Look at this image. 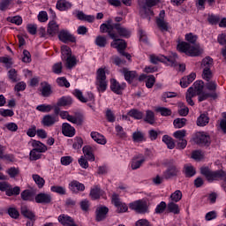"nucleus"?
Segmentation results:
<instances>
[{"label":"nucleus","instance_id":"1","mask_svg":"<svg viewBox=\"0 0 226 226\" xmlns=\"http://www.w3.org/2000/svg\"><path fill=\"white\" fill-rule=\"evenodd\" d=\"M100 32L108 33V36L113 40V41L110 43V47L117 49L120 56H124V57H126V59L129 61L132 59V55L124 52V49H126V41H124L123 39H117L118 36H122L123 38H130V30L121 26L119 23L112 24V19H109L107 23L101 25Z\"/></svg>","mask_w":226,"mask_h":226},{"label":"nucleus","instance_id":"2","mask_svg":"<svg viewBox=\"0 0 226 226\" xmlns=\"http://www.w3.org/2000/svg\"><path fill=\"white\" fill-rule=\"evenodd\" d=\"M204 91V81L198 80L193 83V85L188 88L185 99L186 102L191 107H193L195 105V102H193V100L192 98H194V96H199L198 101L199 102H204L207 100V98H213V100H216L218 98V94H209L205 93Z\"/></svg>","mask_w":226,"mask_h":226},{"label":"nucleus","instance_id":"3","mask_svg":"<svg viewBox=\"0 0 226 226\" xmlns=\"http://www.w3.org/2000/svg\"><path fill=\"white\" fill-rule=\"evenodd\" d=\"M185 40L188 42L183 41L177 45V50H179V52H184V54L191 56L192 57H197L204 52V49L200 48V45L197 44V35L187 34L185 35Z\"/></svg>","mask_w":226,"mask_h":226},{"label":"nucleus","instance_id":"4","mask_svg":"<svg viewBox=\"0 0 226 226\" xmlns=\"http://www.w3.org/2000/svg\"><path fill=\"white\" fill-rule=\"evenodd\" d=\"M150 63L152 64H158V63H165L169 66H177V54L171 53L170 56H165L163 55H150Z\"/></svg>","mask_w":226,"mask_h":226},{"label":"nucleus","instance_id":"5","mask_svg":"<svg viewBox=\"0 0 226 226\" xmlns=\"http://www.w3.org/2000/svg\"><path fill=\"white\" fill-rule=\"evenodd\" d=\"M129 207L139 215H146V213H149V205H147V200H146L133 201L130 203Z\"/></svg>","mask_w":226,"mask_h":226},{"label":"nucleus","instance_id":"6","mask_svg":"<svg viewBox=\"0 0 226 226\" xmlns=\"http://www.w3.org/2000/svg\"><path fill=\"white\" fill-rule=\"evenodd\" d=\"M98 91L103 93L107 89V76L105 75V70L100 68L97 70L96 82Z\"/></svg>","mask_w":226,"mask_h":226},{"label":"nucleus","instance_id":"7","mask_svg":"<svg viewBox=\"0 0 226 226\" xmlns=\"http://www.w3.org/2000/svg\"><path fill=\"white\" fill-rule=\"evenodd\" d=\"M158 3H160V0H146L145 4L141 5L139 9L141 17H149L151 15H154L151 8H153V6H156Z\"/></svg>","mask_w":226,"mask_h":226},{"label":"nucleus","instance_id":"8","mask_svg":"<svg viewBox=\"0 0 226 226\" xmlns=\"http://www.w3.org/2000/svg\"><path fill=\"white\" fill-rule=\"evenodd\" d=\"M171 165H170L167 170L162 173L163 179H172V177H177L179 176V168L174 163V160L170 161Z\"/></svg>","mask_w":226,"mask_h":226},{"label":"nucleus","instance_id":"9","mask_svg":"<svg viewBox=\"0 0 226 226\" xmlns=\"http://www.w3.org/2000/svg\"><path fill=\"white\" fill-rule=\"evenodd\" d=\"M194 142L196 144H200L201 146H209L211 144V138L207 133L199 132L195 134Z\"/></svg>","mask_w":226,"mask_h":226},{"label":"nucleus","instance_id":"10","mask_svg":"<svg viewBox=\"0 0 226 226\" xmlns=\"http://www.w3.org/2000/svg\"><path fill=\"white\" fill-rule=\"evenodd\" d=\"M58 38L63 43H68L70 41L71 43H75L77 41L75 36L66 30H61L58 34Z\"/></svg>","mask_w":226,"mask_h":226},{"label":"nucleus","instance_id":"11","mask_svg":"<svg viewBox=\"0 0 226 226\" xmlns=\"http://www.w3.org/2000/svg\"><path fill=\"white\" fill-rule=\"evenodd\" d=\"M111 202L114 204V206H116V207H117L118 213H126V211H128V206L121 202V200H119V195L114 193L112 195Z\"/></svg>","mask_w":226,"mask_h":226},{"label":"nucleus","instance_id":"12","mask_svg":"<svg viewBox=\"0 0 226 226\" xmlns=\"http://www.w3.org/2000/svg\"><path fill=\"white\" fill-rule=\"evenodd\" d=\"M73 94L76 96V98H78V100H79V102H82V103H87V102L94 101V94H93L91 92H87V97H84L82 91L75 89Z\"/></svg>","mask_w":226,"mask_h":226},{"label":"nucleus","instance_id":"13","mask_svg":"<svg viewBox=\"0 0 226 226\" xmlns=\"http://www.w3.org/2000/svg\"><path fill=\"white\" fill-rule=\"evenodd\" d=\"M59 121V117H57V115H45L42 117L41 120V124H43V126H54V124H56V123H57Z\"/></svg>","mask_w":226,"mask_h":226},{"label":"nucleus","instance_id":"14","mask_svg":"<svg viewBox=\"0 0 226 226\" xmlns=\"http://www.w3.org/2000/svg\"><path fill=\"white\" fill-rule=\"evenodd\" d=\"M35 202L37 204H50L52 196L49 193L41 192L35 196Z\"/></svg>","mask_w":226,"mask_h":226},{"label":"nucleus","instance_id":"15","mask_svg":"<svg viewBox=\"0 0 226 226\" xmlns=\"http://www.w3.org/2000/svg\"><path fill=\"white\" fill-rule=\"evenodd\" d=\"M110 84V89L113 93H116V94H121L124 90V87H126L125 83L119 84V82L114 79H111Z\"/></svg>","mask_w":226,"mask_h":226},{"label":"nucleus","instance_id":"16","mask_svg":"<svg viewBox=\"0 0 226 226\" xmlns=\"http://www.w3.org/2000/svg\"><path fill=\"white\" fill-rule=\"evenodd\" d=\"M58 222L64 226H79L75 223L73 218L64 214L58 216Z\"/></svg>","mask_w":226,"mask_h":226},{"label":"nucleus","instance_id":"17","mask_svg":"<svg viewBox=\"0 0 226 226\" xmlns=\"http://www.w3.org/2000/svg\"><path fill=\"white\" fill-rule=\"evenodd\" d=\"M109 214V207H99L95 211V220L96 222H103L105 218H107V215Z\"/></svg>","mask_w":226,"mask_h":226},{"label":"nucleus","instance_id":"18","mask_svg":"<svg viewBox=\"0 0 226 226\" xmlns=\"http://www.w3.org/2000/svg\"><path fill=\"white\" fill-rule=\"evenodd\" d=\"M69 188L73 193H79V192H84V190H86V186L84 185V184L77 180L72 181L69 184Z\"/></svg>","mask_w":226,"mask_h":226},{"label":"nucleus","instance_id":"19","mask_svg":"<svg viewBox=\"0 0 226 226\" xmlns=\"http://www.w3.org/2000/svg\"><path fill=\"white\" fill-rule=\"evenodd\" d=\"M144 162H146V157L143 155L136 156L132 159L131 168L132 170H137V169H140V167H142V163H144Z\"/></svg>","mask_w":226,"mask_h":226},{"label":"nucleus","instance_id":"20","mask_svg":"<svg viewBox=\"0 0 226 226\" xmlns=\"http://www.w3.org/2000/svg\"><path fill=\"white\" fill-rule=\"evenodd\" d=\"M62 132L65 137H73L75 135V128L68 123L62 124Z\"/></svg>","mask_w":226,"mask_h":226},{"label":"nucleus","instance_id":"21","mask_svg":"<svg viewBox=\"0 0 226 226\" xmlns=\"http://www.w3.org/2000/svg\"><path fill=\"white\" fill-rule=\"evenodd\" d=\"M103 195V191L100 188V186L95 185L90 190L89 196L92 199V200H98L100 197Z\"/></svg>","mask_w":226,"mask_h":226},{"label":"nucleus","instance_id":"22","mask_svg":"<svg viewBox=\"0 0 226 226\" xmlns=\"http://www.w3.org/2000/svg\"><path fill=\"white\" fill-rule=\"evenodd\" d=\"M91 137L94 142H97V144H101L102 146H105L107 144V139H105V136L102 135L98 132H92Z\"/></svg>","mask_w":226,"mask_h":226},{"label":"nucleus","instance_id":"23","mask_svg":"<svg viewBox=\"0 0 226 226\" xmlns=\"http://www.w3.org/2000/svg\"><path fill=\"white\" fill-rule=\"evenodd\" d=\"M41 96H43L44 98H49V96L52 94V87L49 83L47 82L41 83Z\"/></svg>","mask_w":226,"mask_h":226},{"label":"nucleus","instance_id":"24","mask_svg":"<svg viewBox=\"0 0 226 226\" xmlns=\"http://www.w3.org/2000/svg\"><path fill=\"white\" fill-rule=\"evenodd\" d=\"M48 34L49 36H55V34H57L59 33V25L56 23V21H50L48 25V29H47Z\"/></svg>","mask_w":226,"mask_h":226},{"label":"nucleus","instance_id":"25","mask_svg":"<svg viewBox=\"0 0 226 226\" xmlns=\"http://www.w3.org/2000/svg\"><path fill=\"white\" fill-rule=\"evenodd\" d=\"M35 197H36L35 193L32 190H29V189H26L21 192L22 200H26L28 202H31V201L34 200Z\"/></svg>","mask_w":226,"mask_h":226},{"label":"nucleus","instance_id":"26","mask_svg":"<svg viewBox=\"0 0 226 226\" xmlns=\"http://www.w3.org/2000/svg\"><path fill=\"white\" fill-rule=\"evenodd\" d=\"M32 147L35 151H39V153H45L47 151V146L36 139L32 140Z\"/></svg>","mask_w":226,"mask_h":226},{"label":"nucleus","instance_id":"27","mask_svg":"<svg viewBox=\"0 0 226 226\" xmlns=\"http://www.w3.org/2000/svg\"><path fill=\"white\" fill-rule=\"evenodd\" d=\"M123 73L125 80L127 82H132V80L137 79V72L135 71H128V69H123Z\"/></svg>","mask_w":226,"mask_h":226},{"label":"nucleus","instance_id":"28","mask_svg":"<svg viewBox=\"0 0 226 226\" xmlns=\"http://www.w3.org/2000/svg\"><path fill=\"white\" fill-rule=\"evenodd\" d=\"M70 8H72V4L66 0H59L56 3V10L60 11H66V10H70Z\"/></svg>","mask_w":226,"mask_h":226},{"label":"nucleus","instance_id":"29","mask_svg":"<svg viewBox=\"0 0 226 226\" xmlns=\"http://www.w3.org/2000/svg\"><path fill=\"white\" fill-rule=\"evenodd\" d=\"M83 154L89 162H94V154H93V147L91 146H85L83 147Z\"/></svg>","mask_w":226,"mask_h":226},{"label":"nucleus","instance_id":"30","mask_svg":"<svg viewBox=\"0 0 226 226\" xmlns=\"http://www.w3.org/2000/svg\"><path fill=\"white\" fill-rule=\"evenodd\" d=\"M144 121L145 123H148V124H154L156 122V119L154 118V112H153V110L147 109L146 111Z\"/></svg>","mask_w":226,"mask_h":226},{"label":"nucleus","instance_id":"31","mask_svg":"<svg viewBox=\"0 0 226 226\" xmlns=\"http://www.w3.org/2000/svg\"><path fill=\"white\" fill-rule=\"evenodd\" d=\"M21 215H23L25 218H28V220H34V214L27 207V206L21 207Z\"/></svg>","mask_w":226,"mask_h":226},{"label":"nucleus","instance_id":"32","mask_svg":"<svg viewBox=\"0 0 226 226\" xmlns=\"http://www.w3.org/2000/svg\"><path fill=\"white\" fill-rule=\"evenodd\" d=\"M201 68L203 70H211L213 68V58L206 56L201 62Z\"/></svg>","mask_w":226,"mask_h":226},{"label":"nucleus","instance_id":"33","mask_svg":"<svg viewBox=\"0 0 226 226\" xmlns=\"http://www.w3.org/2000/svg\"><path fill=\"white\" fill-rule=\"evenodd\" d=\"M205 87H206L208 91H211V93H209V94H213L214 93H216V89H217V87H218V84H217L215 80L209 79V80L207 81V83L205 84Z\"/></svg>","mask_w":226,"mask_h":226},{"label":"nucleus","instance_id":"34","mask_svg":"<svg viewBox=\"0 0 226 226\" xmlns=\"http://www.w3.org/2000/svg\"><path fill=\"white\" fill-rule=\"evenodd\" d=\"M128 116L133 117V119H142L144 117V113L137 109H132L128 112Z\"/></svg>","mask_w":226,"mask_h":226},{"label":"nucleus","instance_id":"35","mask_svg":"<svg viewBox=\"0 0 226 226\" xmlns=\"http://www.w3.org/2000/svg\"><path fill=\"white\" fill-rule=\"evenodd\" d=\"M162 142L166 144L168 149H174V147H176V143H174V139L169 135H164L162 137Z\"/></svg>","mask_w":226,"mask_h":226},{"label":"nucleus","instance_id":"36","mask_svg":"<svg viewBox=\"0 0 226 226\" xmlns=\"http://www.w3.org/2000/svg\"><path fill=\"white\" fill-rule=\"evenodd\" d=\"M209 123V117L206 114H201L197 119L198 126H206Z\"/></svg>","mask_w":226,"mask_h":226},{"label":"nucleus","instance_id":"37","mask_svg":"<svg viewBox=\"0 0 226 226\" xmlns=\"http://www.w3.org/2000/svg\"><path fill=\"white\" fill-rule=\"evenodd\" d=\"M156 24H157V26L159 27V29L162 32L169 31V29H170L169 23L167 21H165V19H157Z\"/></svg>","mask_w":226,"mask_h":226},{"label":"nucleus","instance_id":"38","mask_svg":"<svg viewBox=\"0 0 226 226\" xmlns=\"http://www.w3.org/2000/svg\"><path fill=\"white\" fill-rule=\"evenodd\" d=\"M166 207L170 213H174V215H179V206L173 201L168 203Z\"/></svg>","mask_w":226,"mask_h":226},{"label":"nucleus","instance_id":"39","mask_svg":"<svg viewBox=\"0 0 226 226\" xmlns=\"http://www.w3.org/2000/svg\"><path fill=\"white\" fill-rule=\"evenodd\" d=\"M72 103H73L72 97H62L57 102V105L59 107H66L68 105H72Z\"/></svg>","mask_w":226,"mask_h":226},{"label":"nucleus","instance_id":"40","mask_svg":"<svg viewBox=\"0 0 226 226\" xmlns=\"http://www.w3.org/2000/svg\"><path fill=\"white\" fill-rule=\"evenodd\" d=\"M8 77L11 82H19L20 79H19V74L17 73V71L15 69H11L8 72Z\"/></svg>","mask_w":226,"mask_h":226},{"label":"nucleus","instance_id":"41","mask_svg":"<svg viewBox=\"0 0 226 226\" xmlns=\"http://www.w3.org/2000/svg\"><path fill=\"white\" fill-rule=\"evenodd\" d=\"M197 174L195 168L193 166L186 165L185 166V177H193V176Z\"/></svg>","mask_w":226,"mask_h":226},{"label":"nucleus","instance_id":"42","mask_svg":"<svg viewBox=\"0 0 226 226\" xmlns=\"http://www.w3.org/2000/svg\"><path fill=\"white\" fill-rule=\"evenodd\" d=\"M95 45H97V47H106L107 46V38L103 35H98L95 38Z\"/></svg>","mask_w":226,"mask_h":226},{"label":"nucleus","instance_id":"43","mask_svg":"<svg viewBox=\"0 0 226 226\" xmlns=\"http://www.w3.org/2000/svg\"><path fill=\"white\" fill-rule=\"evenodd\" d=\"M63 61H66V66L67 68H73L75 64H77V58L73 56H67L66 58H64Z\"/></svg>","mask_w":226,"mask_h":226},{"label":"nucleus","instance_id":"44","mask_svg":"<svg viewBox=\"0 0 226 226\" xmlns=\"http://www.w3.org/2000/svg\"><path fill=\"white\" fill-rule=\"evenodd\" d=\"M50 191L54 193H58V195H66V189L63 186L53 185L50 187Z\"/></svg>","mask_w":226,"mask_h":226},{"label":"nucleus","instance_id":"45","mask_svg":"<svg viewBox=\"0 0 226 226\" xmlns=\"http://www.w3.org/2000/svg\"><path fill=\"white\" fill-rule=\"evenodd\" d=\"M61 52H62V59H66V57H70L72 56V49L66 45H63L61 47Z\"/></svg>","mask_w":226,"mask_h":226},{"label":"nucleus","instance_id":"46","mask_svg":"<svg viewBox=\"0 0 226 226\" xmlns=\"http://www.w3.org/2000/svg\"><path fill=\"white\" fill-rule=\"evenodd\" d=\"M155 110L157 112H159V114H161V116L163 117H167V116H171L172 115V110L169 108H165V107H158L155 109Z\"/></svg>","mask_w":226,"mask_h":226},{"label":"nucleus","instance_id":"47","mask_svg":"<svg viewBox=\"0 0 226 226\" xmlns=\"http://www.w3.org/2000/svg\"><path fill=\"white\" fill-rule=\"evenodd\" d=\"M183 199V192L181 191L177 190L170 195V200L172 202H179Z\"/></svg>","mask_w":226,"mask_h":226},{"label":"nucleus","instance_id":"48","mask_svg":"<svg viewBox=\"0 0 226 226\" xmlns=\"http://www.w3.org/2000/svg\"><path fill=\"white\" fill-rule=\"evenodd\" d=\"M31 162H36V160H40L41 158V152L38 150L32 149L29 154Z\"/></svg>","mask_w":226,"mask_h":226},{"label":"nucleus","instance_id":"49","mask_svg":"<svg viewBox=\"0 0 226 226\" xmlns=\"http://www.w3.org/2000/svg\"><path fill=\"white\" fill-rule=\"evenodd\" d=\"M33 179L34 183L37 185L38 188H41L42 186H45V179L40 177V175H33Z\"/></svg>","mask_w":226,"mask_h":226},{"label":"nucleus","instance_id":"50","mask_svg":"<svg viewBox=\"0 0 226 226\" xmlns=\"http://www.w3.org/2000/svg\"><path fill=\"white\" fill-rule=\"evenodd\" d=\"M54 107L50 104H41L36 107V110H39V112H50Z\"/></svg>","mask_w":226,"mask_h":226},{"label":"nucleus","instance_id":"51","mask_svg":"<svg viewBox=\"0 0 226 226\" xmlns=\"http://www.w3.org/2000/svg\"><path fill=\"white\" fill-rule=\"evenodd\" d=\"M0 63L5 64L6 68H11V65L13 64V61L10 56H0Z\"/></svg>","mask_w":226,"mask_h":226},{"label":"nucleus","instance_id":"52","mask_svg":"<svg viewBox=\"0 0 226 226\" xmlns=\"http://www.w3.org/2000/svg\"><path fill=\"white\" fill-rule=\"evenodd\" d=\"M8 215L11 216V218H13L14 220H17L20 216V213H19V210L15 207H9L8 208Z\"/></svg>","mask_w":226,"mask_h":226},{"label":"nucleus","instance_id":"53","mask_svg":"<svg viewBox=\"0 0 226 226\" xmlns=\"http://www.w3.org/2000/svg\"><path fill=\"white\" fill-rule=\"evenodd\" d=\"M8 22H11V24H16V26H20L22 24V17L14 16L7 18Z\"/></svg>","mask_w":226,"mask_h":226},{"label":"nucleus","instance_id":"54","mask_svg":"<svg viewBox=\"0 0 226 226\" xmlns=\"http://www.w3.org/2000/svg\"><path fill=\"white\" fill-rule=\"evenodd\" d=\"M202 78L204 80H207V82H209V80L213 79V72H211V69H203Z\"/></svg>","mask_w":226,"mask_h":226},{"label":"nucleus","instance_id":"55","mask_svg":"<svg viewBox=\"0 0 226 226\" xmlns=\"http://www.w3.org/2000/svg\"><path fill=\"white\" fill-rule=\"evenodd\" d=\"M173 124L175 128H183L186 124V118H176Z\"/></svg>","mask_w":226,"mask_h":226},{"label":"nucleus","instance_id":"56","mask_svg":"<svg viewBox=\"0 0 226 226\" xmlns=\"http://www.w3.org/2000/svg\"><path fill=\"white\" fill-rule=\"evenodd\" d=\"M132 139H133L134 142H142V141H144V133L137 131V132H133Z\"/></svg>","mask_w":226,"mask_h":226},{"label":"nucleus","instance_id":"57","mask_svg":"<svg viewBox=\"0 0 226 226\" xmlns=\"http://www.w3.org/2000/svg\"><path fill=\"white\" fill-rule=\"evenodd\" d=\"M12 195H20V187L15 186L12 188L11 185L9 191H7V196L11 197Z\"/></svg>","mask_w":226,"mask_h":226},{"label":"nucleus","instance_id":"58","mask_svg":"<svg viewBox=\"0 0 226 226\" xmlns=\"http://www.w3.org/2000/svg\"><path fill=\"white\" fill-rule=\"evenodd\" d=\"M10 4H11V0H1L0 1V11H6V10H8V8L10 7Z\"/></svg>","mask_w":226,"mask_h":226},{"label":"nucleus","instance_id":"59","mask_svg":"<svg viewBox=\"0 0 226 226\" xmlns=\"http://www.w3.org/2000/svg\"><path fill=\"white\" fill-rule=\"evenodd\" d=\"M167 209V203L165 201H162L157 207H155V213L156 215H162L163 211Z\"/></svg>","mask_w":226,"mask_h":226},{"label":"nucleus","instance_id":"60","mask_svg":"<svg viewBox=\"0 0 226 226\" xmlns=\"http://www.w3.org/2000/svg\"><path fill=\"white\" fill-rule=\"evenodd\" d=\"M207 21L212 26H216V24H218V22H220V17L216 16V15H213V14L212 15H208Z\"/></svg>","mask_w":226,"mask_h":226},{"label":"nucleus","instance_id":"61","mask_svg":"<svg viewBox=\"0 0 226 226\" xmlns=\"http://www.w3.org/2000/svg\"><path fill=\"white\" fill-rule=\"evenodd\" d=\"M68 121H70V123H73V124H82L83 119L82 117H73L70 115Z\"/></svg>","mask_w":226,"mask_h":226},{"label":"nucleus","instance_id":"62","mask_svg":"<svg viewBox=\"0 0 226 226\" xmlns=\"http://www.w3.org/2000/svg\"><path fill=\"white\" fill-rule=\"evenodd\" d=\"M56 82L58 86H61L62 87H70V82H68V80L64 77L58 78L56 79Z\"/></svg>","mask_w":226,"mask_h":226},{"label":"nucleus","instance_id":"63","mask_svg":"<svg viewBox=\"0 0 226 226\" xmlns=\"http://www.w3.org/2000/svg\"><path fill=\"white\" fill-rule=\"evenodd\" d=\"M84 144V140H82V138L77 137L75 139V142L72 145L73 149H80Z\"/></svg>","mask_w":226,"mask_h":226},{"label":"nucleus","instance_id":"64","mask_svg":"<svg viewBox=\"0 0 226 226\" xmlns=\"http://www.w3.org/2000/svg\"><path fill=\"white\" fill-rule=\"evenodd\" d=\"M136 226H153L147 219H139L135 223Z\"/></svg>","mask_w":226,"mask_h":226}]
</instances>
